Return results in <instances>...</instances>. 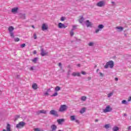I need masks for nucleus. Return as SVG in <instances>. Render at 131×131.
<instances>
[{
    "label": "nucleus",
    "instance_id": "obj_41",
    "mask_svg": "<svg viewBox=\"0 0 131 131\" xmlns=\"http://www.w3.org/2000/svg\"><path fill=\"white\" fill-rule=\"evenodd\" d=\"M25 14H23L22 15V16H21V18H23V19H25Z\"/></svg>",
    "mask_w": 131,
    "mask_h": 131
},
{
    "label": "nucleus",
    "instance_id": "obj_14",
    "mask_svg": "<svg viewBox=\"0 0 131 131\" xmlns=\"http://www.w3.org/2000/svg\"><path fill=\"white\" fill-rule=\"evenodd\" d=\"M51 130L50 131H55L57 129V126L55 124H53L51 126Z\"/></svg>",
    "mask_w": 131,
    "mask_h": 131
},
{
    "label": "nucleus",
    "instance_id": "obj_43",
    "mask_svg": "<svg viewBox=\"0 0 131 131\" xmlns=\"http://www.w3.org/2000/svg\"><path fill=\"white\" fill-rule=\"evenodd\" d=\"M128 102H129V101H131V96L130 97H129V98H128Z\"/></svg>",
    "mask_w": 131,
    "mask_h": 131
},
{
    "label": "nucleus",
    "instance_id": "obj_31",
    "mask_svg": "<svg viewBox=\"0 0 131 131\" xmlns=\"http://www.w3.org/2000/svg\"><path fill=\"white\" fill-rule=\"evenodd\" d=\"M14 41H15L16 42L20 41V39L19 38H15L14 39Z\"/></svg>",
    "mask_w": 131,
    "mask_h": 131
},
{
    "label": "nucleus",
    "instance_id": "obj_13",
    "mask_svg": "<svg viewBox=\"0 0 131 131\" xmlns=\"http://www.w3.org/2000/svg\"><path fill=\"white\" fill-rule=\"evenodd\" d=\"M18 10H19V8L18 7H15V8H13L11 10V12H12V13H13L15 14L18 12Z\"/></svg>",
    "mask_w": 131,
    "mask_h": 131
},
{
    "label": "nucleus",
    "instance_id": "obj_36",
    "mask_svg": "<svg viewBox=\"0 0 131 131\" xmlns=\"http://www.w3.org/2000/svg\"><path fill=\"white\" fill-rule=\"evenodd\" d=\"M122 104H127V102H126V100H124L122 101Z\"/></svg>",
    "mask_w": 131,
    "mask_h": 131
},
{
    "label": "nucleus",
    "instance_id": "obj_19",
    "mask_svg": "<svg viewBox=\"0 0 131 131\" xmlns=\"http://www.w3.org/2000/svg\"><path fill=\"white\" fill-rule=\"evenodd\" d=\"M6 131H11V125L9 124H7Z\"/></svg>",
    "mask_w": 131,
    "mask_h": 131
},
{
    "label": "nucleus",
    "instance_id": "obj_46",
    "mask_svg": "<svg viewBox=\"0 0 131 131\" xmlns=\"http://www.w3.org/2000/svg\"><path fill=\"white\" fill-rule=\"evenodd\" d=\"M58 66H59L60 67L61 66H62V63H61V62H59V63H58Z\"/></svg>",
    "mask_w": 131,
    "mask_h": 131
},
{
    "label": "nucleus",
    "instance_id": "obj_4",
    "mask_svg": "<svg viewBox=\"0 0 131 131\" xmlns=\"http://www.w3.org/2000/svg\"><path fill=\"white\" fill-rule=\"evenodd\" d=\"M98 28L96 29L95 30V32L96 33H98L99 32V31H102V30L103 29V28H104V25L101 24L98 25Z\"/></svg>",
    "mask_w": 131,
    "mask_h": 131
},
{
    "label": "nucleus",
    "instance_id": "obj_16",
    "mask_svg": "<svg viewBox=\"0 0 131 131\" xmlns=\"http://www.w3.org/2000/svg\"><path fill=\"white\" fill-rule=\"evenodd\" d=\"M72 75L73 76H78V77H80V73H79V72H73L72 74Z\"/></svg>",
    "mask_w": 131,
    "mask_h": 131
},
{
    "label": "nucleus",
    "instance_id": "obj_12",
    "mask_svg": "<svg viewBox=\"0 0 131 131\" xmlns=\"http://www.w3.org/2000/svg\"><path fill=\"white\" fill-rule=\"evenodd\" d=\"M67 26H65L64 24H62V23H59L58 24V28H66Z\"/></svg>",
    "mask_w": 131,
    "mask_h": 131
},
{
    "label": "nucleus",
    "instance_id": "obj_7",
    "mask_svg": "<svg viewBox=\"0 0 131 131\" xmlns=\"http://www.w3.org/2000/svg\"><path fill=\"white\" fill-rule=\"evenodd\" d=\"M49 28V26L47 25V24H43L42 25V30L44 31V30H48Z\"/></svg>",
    "mask_w": 131,
    "mask_h": 131
},
{
    "label": "nucleus",
    "instance_id": "obj_56",
    "mask_svg": "<svg viewBox=\"0 0 131 131\" xmlns=\"http://www.w3.org/2000/svg\"><path fill=\"white\" fill-rule=\"evenodd\" d=\"M112 4H115V3L114 2H112Z\"/></svg>",
    "mask_w": 131,
    "mask_h": 131
},
{
    "label": "nucleus",
    "instance_id": "obj_24",
    "mask_svg": "<svg viewBox=\"0 0 131 131\" xmlns=\"http://www.w3.org/2000/svg\"><path fill=\"white\" fill-rule=\"evenodd\" d=\"M119 129V128L117 126H115L113 128V131H118Z\"/></svg>",
    "mask_w": 131,
    "mask_h": 131
},
{
    "label": "nucleus",
    "instance_id": "obj_49",
    "mask_svg": "<svg viewBox=\"0 0 131 131\" xmlns=\"http://www.w3.org/2000/svg\"><path fill=\"white\" fill-rule=\"evenodd\" d=\"M30 70H33V67H31L30 68Z\"/></svg>",
    "mask_w": 131,
    "mask_h": 131
},
{
    "label": "nucleus",
    "instance_id": "obj_6",
    "mask_svg": "<svg viewBox=\"0 0 131 131\" xmlns=\"http://www.w3.org/2000/svg\"><path fill=\"white\" fill-rule=\"evenodd\" d=\"M96 6L100 7H103V6H105V2L104 1H100L96 4Z\"/></svg>",
    "mask_w": 131,
    "mask_h": 131
},
{
    "label": "nucleus",
    "instance_id": "obj_52",
    "mask_svg": "<svg viewBox=\"0 0 131 131\" xmlns=\"http://www.w3.org/2000/svg\"><path fill=\"white\" fill-rule=\"evenodd\" d=\"M115 80L116 81H118V78H115Z\"/></svg>",
    "mask_w": 131,
    "mask_h": 131
},
{
    "label": "nucleus",
    "instance_id": "obj_40",
    "mask_svg": "<svg viewBox=\"0 0 131 131\" xmlns=\"http://www.w3.org/2000/svg\"><path fill=\"white\" fill-rule=\"evenodd\" d=\"M34 39H36L37 38V36H36V34H34Z\"/></svg>",
    "mask_w": 131,
    "mask_h": 131
},
{
    "label": "nucleus",
    "instance_id": "obj_17",
    "mask_svg": "<svg viewBox=\"0 0 131 131\" xmlns=\"http://www.w3.org/2000/svg\"><path fill=\"white\" fill-rule=\"evenodd\" d=\"M32 88L33 90H37L38 88H37V83H33L32 85Z\"/></svg>",
    "mask_w": 131,
    "mask_h": 131
},
{
    "label": "nucleus",
    "instance_id": "obj_34",
    "mask_svg": "<svg viewBox=\"0 0 131 131\" xmlns=\"http://www.w3.org/2000/svg\"><path fill=\"white\" fill-rule=\"evenodd\" d=\"M56 96H58V93L55 92L53 95H51V97H56Z\"/></svg>",
    "mask_w": 131,
    "mask_h": 131
},
{
    "label": "nucleus",
    "instance_id": "obj_22",
    "mask_svg": "<svg viewBox=\"0 0 131 131\" xmlns=\"http://www.w3.org/2000/svg\"><path fill=\"white\" fill-rule=\"evenodd\" d=\"M70 118L71 121H74L75 120V116H71Z\"/></svg>",
    "mask_w": 131,
    "mask_h": 131
},
{
    "label": "nucleus",
    "instance_id": "obj_59",
    "mask_svg": "<svg viewBox=\"0 0 131 131\" xmlns=\"http://www.w3.org/2000/svg\"><path fill=\"white\" fill-rule=\"evenodd\" d=\"M3 131H6V129H4Z\"/></svg>",
    "mask_w": 131,
    "mask_h": 131
},
{
    "label": "nucleus",
    "instance_id": "obj_32",
    "mask_svg": "<svg viewBox=\"0 0 131 131\" xmlns=\"http://www.w3.org/2000/svg\"><path fill=\"white\" fill-rule=\"evenodd\" d=\"M71 36H73L74 35V33L73 32V29L70 32Z\"/></svg>",
    "mask_w": 131,
    "mask_h": 131
},
{
    "label": "nucleus",
    "instance_id": "obj_33",
    "mask_svg": "<svg viewBox=\"0 0 131 131\" xmlns=\"http://www.w3.org/2000/svg\"><path fill=\"white\" fill-rule=\"evenodd\" d=\"M113 95V92L111 93H109V94L107 95L108 98H110V97H111Z\"/></svg>",
    "mask_w": 131,
    "mask_h": 131
},
{
    "label": "nucleus",
    "instance_id": "obj_37",
    "mask_svg": "<svg viewBox=\"0 0 131 131\" xmlns=\"http://www.w3.org/2000/svg\"><path fill=\"white\" fill-rule=\"evenodd\" d=\"M26 46V45L25 43H23L20 45V47H21V48H25Z\"/></svg>",
    "mask_w": 131,
    "mask_h": 131
},
{
    "label": "nucleus",
    "instance_id": "obj_44",
    "mask_svg": "<svg viewBox=\"0 0 131 131\" xmlns=\"http://www.w3.org/2000/svg\"><path fill=\"white\" fill-rule=\"evenodd\" d=\"M127 129H128V130H130V129H131V126H128V127H127Z\"/></svg>",
    "mask_w": 131,
    "mask_h": 131
},
{
    "label": "nucleus",
    "instance_id": "obj_45",
    "mask_svg": "<svg viewBox=\"0 0 131 131\" xmlns=\"http://www.w3.org/2000/svg\"><path fill=\"white\" fill-rule=\"evenodd\" d=\"M33 54H34V55H35L36 54V50H34L33 52Z\"/></svg>",
    "mask_w": 131,
    "mask_h": 131
},
{
    "label": "nucleus",
    "instance_id": "obj_53",
    "mask_svg": "<svg viewBox=\"0 0 131 131\" xmlns=\"http://www.w3.org/2000/svg\"><path fill=\"white\" fill-rule=\"evenodd\" d=\"M77 66H78V67H80V64L79 63L77 64Z\"/></svg>",
    "mask_w": 131,
    "mask_h": 131
},
{
    "label": "nucleus",
    "instance_id": "obj_15",
    "mask_svg": "<svg viewBox=\"0 0 131 131\" xmlns=\"http://www.w3.org/2000/svg\"><path fill=\"white\" fill-rule=\"evenodd\" d=\"M38 114H47V111H46L45 110H42L38 111Z\"/></svg>",
    "mask_w": 131,
    "mask_h": 131
},
{
    "label": "nucleus",
    "instance_id": "obj_27",
    "mask_svg": "<svg viewBox=\"0 0 131 131\" xmlns=\"http://www.w3.org/2000/svg\"><path fill=\"white\" fill-rule=\"evenodd\" d=\"M104 127H105V128H106V129L109 128L110 127V124H105L104 125Z\"/></svg>",
    "mask_w": 131,
    "mask_h": 131
},
{
    "label": "nucleus",
    "instance_id": "obj_35",
    "mask_svg": "<svg viewBox=\"0 0 131 131\" xmlns=\"http://www.w3.org/2000/svg\"><path fill=\"white\" fill-rule=\"evenodd\" d=\"M89 47H92V46H94V42H90L89 43Z\"/></svg>",
    "mask_w": 131,
    "mask_h": 131
},
{
    "label": "nucleus",
    "instance_id": "obj_26",
    "mask_svg": "<svg viewBox=\"0 0 131 131\" xmlns=\"http://www.w3.org/2000/svg\"><path fill=\"white\" fill-rule=\"evenodd\" d=\"M81 101H86V96H82L81 98Z\"/></svg>",
    "mask_w": 131,
    "mask_h": 131
},
{
    "label": "nucleus",
    "instance_id": "obj_29",
    "mask_svg": "<svg viewBox=\"0 0 131 131\" xmlns=\"http://www.w3.org/2000/svg\"><path fill=\"white\" fill-rule=\"evenodd\" d=\"M34 131H43V130H41L39 128H35L34 129Z\"/></svg>",
    "mask_w": 131,
    "mask_h": 131
},
{
    "label": "nucleus",
    "instance_id": "obj_30",
    "mask_svg": "<svg viewBox=\"0 0 131 131\" xmlns=\"http://www.w3.org/2000/svg\"><path fill=\"white\" fill-rule=\"evenodd\" d=\"M32 62L34 63H36V61H37V57H36L32 60Z\"/></svg>",
    "mask_w": 131,
    "mask_h": 131
},
{
    "label": "nucleus",
    "instance_id": "obj_10",
    "mask_svg": "<svg viewBox=\"0 0 131 131\" xmlns=\"http://www.w3.org/2000/svg\"><path fill=\"white\" fill-rule=\"evenodd\" d=\"M65 121V119H59L57 120L58 124H62Z\"/></svg>",
    "mask_w": 131,
    "mask_h": 131
},
{
    "label": "nucleus",
    "instance_id": "obj_58",
    "mask_svg": "<svg viewBox=\"0 0 131 131\" xmlns=\"http://www.w3.org/2000/svg\"><path fill=\"white\" fill-rule=\"evenodd\" d=\"M98 71H99V69L97 70V72H98Z\"/></svg>",
    "mask_w": 131,
    "mask_h": 131
},
{
    "label": "nucleus",
    "instance_id": "obj_38",
    "mask_svg": "<svg viewBox=\"0 0 131 131\" xmlns=\"http://www.w3.org/2000/svg\"><path fill=\"white\" fill-rule=\"evenodd\" d=\"M81 74H83V75H85L86 74V73H85V72H84L83 71H82Z\"/></svg>",
    "mask_w": 131,
    "mask_h": 131
},
{
    "label": "nucleus",
    "instance_id": "obj_50",
    "mask_svg": "<svg viewBox=\"0 0 131 131\" xmlns=\"http://www.w3.org/2000/svg\"><path fill=\"white\" fill-rule=\"evenodd\" d=\"M75 120V122H77V123H79V121H78V120Z\"/></svg>",
    "mask_w": 131,
    "mask_h": 131
},
{
    "label": "nucleus",
    "instance_id": "obj_23",
    "mask_svg": "<svg viewBox=\"0 0 131 131\" xmlns=\"http://www.w3.org/2000/svg\"><path fill=\"white\" fill-rule=\"evenodd\" d=\"M50 92H52V90H51V89H48L47 90V92L45 93V96H49V93H50Z\"/></svg>",
    "mask_w": 131,
    "mask_h": 131
},
{
    "label": "nucleus",
    "instance_id": "obj_3",
    "mask_svg": "<svg viewBox=\"0 0 131 131\" xmlns=\"http://www.w3.org/2000/svg\"><path fill=\"white\" fill-rule=\"evenodd\" d=\"M26 123L23 121L19 122L16 125V128H23Z\"/></svg>",
    "mask_w": 131,
    "mask_h": 131
},
{
    "label": "nucleus",
    "instance_id": "obj_47",
    "mask_svg": "<svg viewBox=\"0 0 131 131\" xmlns=\"http://www.w3.org/2000/svg\"><path fill=\"white\" fill-rule=\"evenodd\" d=\"M99 74H100V76H104L103 73H99Z\"/></svg>",
    "mask_w": 131,
    "mask_h": 131
},
{
    "label": "nucleus",
    "instance_id": "obj_1",
    "mask_svg": "<svg viewBox=\"0 0 131 131\" xmlns=\"http://www.w3.org/2000/svg\"><path fill=\"white\" fill-rule=\"evenodd\" d=\"M110 67L111 68H112L113 67H114V62H113V61L111 60L108 61L106 64L104 66V68H105V69H107V68H108V67Z\"/></svg>",
    "mask_w": 131,
    "mask_h": 131
},
{
    "label": "nucleus",
    "instance_id": "obj_39",
    "mask_svg": "<svg viewBox=\"0 0 131 131\" xmlns=\"http://www.w3.org/2000/svg\"><path fill=\"white\" fill-rule=\"evenodd\" d=\"M10 36H12L13 38H14V33L12 32H10Z\"/></svg>",
    "mask_w": 131,
    "mask_h": 131
},
{
    "label": "nucleus",
    "instance_id": "obj_25",
    "mask_svg": "<svg viewBox=\"0 0 131 131\" xmlns=\"http://www.w3.org/2000/svg\"><path fill=\"white\" fill-rule=\"evenodd\" d=\"M116 29H119L120 31H122L123 30V28L122 27H117Z\"/></svg>",
    "mask_w": 131,
    "mask_h": 131
},
{
    "label": "nucleus",
    "instance_id": "obj_5",
    "mask_svg": "<svg viewBox=\"0 0 131 131\" xmlns=\"http://www.w3.org/2000/svg\"><path fill=\"white\" fill-rule=\"evenodd\" d=\"M112 110V108L110 107V106H107L105 110H103L104 113H107V112H110Z\"/></svg>",
    "mask_w": 131,
    "mask_h": 131
},
{
    "label": "nucleus",
    "instance_id": "obj_11",
    "mask_svg": "<svg viewBox=\"0 0 131 131\" xmlns=\"http://www.w3.org/2000/svg\"><path fill=\"white\" fill-rule=\"evenodd\" d=\"M85 23L87 27H92V26L93 25V24H92V23H91L90 21L89 20H87Z\"/></svg>",
    "mask_w": 131,
    "mask_h": 131
},
{
    "label": "nucleus",
    "instance_id": "obj_57",
    "mask_svg": "<svg viewBox=\"0 0 131 131\" xmlns=\"http://www.w3.org/2000/svg\"><path fill=\"white\" fill-rule=\"evenodd\" d=\"M32 28H34V29L35 28L34 26H32Z\"/></svg>",
    "mask_w": 131,
    "mask_h": 131
},
{
    "label": "nucleus",
    "instance_id": "obj_60",
    "mask_svg": "<svg viewBox=\"0 0 131 131\" xmlns=\"http://www.w3.org/2000/svg\"><path fill=\"white\" fill-rule=\"evenodd\" d=\"M58 131H61V130H58Z\"/></svg>",
    "mask_w": 131,
    "mask_h": 131
},
{
    "label": "nucleus",
    "instance_id": "obj_55",
    "mask_svg": "<svg viewBox=\"0 0 131 131\" xmlns=\"http://www.w3.org/2000/svg\"><path fill=\"white\" fill-rule=\"evenodd\" d=\"M127 115H126V114H124V116H127Z\"/></svg>",
    "mask_w": 131,
    "mask_h": 131
},
{
    "label": "nucleus",
    "instance_id": "obj_51",
    "mask_svg": "<svg viewBox=\"0 0 131 131\" xmlns=\"http://www.w3.org/2000/svg\"><path fill=\"white\" fill-rule=\"evenodd\" d=\"M73 30L74 29V28H76V26H73Z\"/></svg>",
    "mask_w": 131,
    "mask_h": 131
},
{
    "label": "nucleus",
    "instance_id": "obj_8",
    "mask_svg": "<svg viewBox=\"0 0 131 131\" xmlns=\"http://www.w3.org/2000/svg\"><path fill=\"white\" fill-rule=\"evenodd\" d=\"M50 114L51 115H54V116H58V113L55 110H51L50 112Z\"/></svg>",
    "mask_w": 131,
    "mask_h": 131
},
{
    "label": "nucleus",
    "instance_id": "obj_18",
    "mask_svg": "<svg viewBox=\"0 0 131 131\" xmlns=\"http://www.w3.org/2000/svg\"><path fill=\"white\" fill-rule=\"evenodd\" d=\"M85 110H86V108L85 107H83L80 111V113H81V114H83V113L85 112Z\"/></svg>",
    "mask_w": 131,
    "mask_h": 131
},
{
    "label": "nucleus",
    "instance_id": "obj_48",
    "mask_svg": "<svg viewBox=\"0 0 131 131\" xmlns=\"http://www.w3.org/2000/svg\"><path fill=\"white\" fill-rule=\"evenodd\" d=\"M88 79V80H91V79H92V78L91 77H89Z\"/></svg>",
    "mask_w": 131,
    "mask_h": 131
},
{
    "label": "nucleus",
    "instance_id": "obj_20",
    "mask_svg": "<svg viewBox=\"0 0 131 131\" xmlns=\"http://www.w3.org/2000/svg\"><path fill=\"white\" fill-rule=\"evenodd\" d=\"M8 30L10 32H12V31L14 30V27H13L12 26L9 27L8 28Z\"/></svg>",
    "mask_w": 131,
    "mask_h": 131
},
{
    "label": "nucleus",
    "instance_id": "obj_42",
    "mask_svg": "<svg viewBox=\"0 0 131 131\" xmlns=\"http://www.w3.org/2000/svg\"><path fill=\"white\" fill-rule=\"evenodd\" d=\"M64 20H65V18L64 17H62L60 19L61 21H64Z\"/></svg>",
    "mask_w": 131,
    "mask_h": 131
},
{
    "label": "nucleus",
    "instance_id": "obj_28",
    "mask_svg": "<svg viewBox=\"0 0 131 131\" xmlns=\"http://www.w3.org/2000/svg\"><path fill=\"white\" fill-rule=\"evenodd\" d=\"M83 20H84V18H83V17H81L80 19L79 20L80 23H82V22H83Z\"/></svg>",
    "mask_w": 131,
    "mask_h": 131
},
{
    "label": "nucleus",
    "instance_id": "obj_54",
    "mask_svg": "<svg viewBox=\"0 0 131 131\" xmlns=\"http://www.w3.org/2000/svg\"><path fill=\"white\" fill-rule=\"evenodd\" d=\"M98 121H99L98 119L95 120V122H98Z\"/></svg>",
    "mask_w": 131,
    "mask_h": 131
},
{
    "label": "nucleus",
    "instance_id": "obj_21",
    "mask_svg": "<svg viewBox=\"0 0 131 131\" xmlns=\"http://www.w3.org/2000/svg\"><path fill=\"white\" fill-rule=\"evenodd\" d=\"M55 90L56 92H59V91H60L61 90V88H60V86H57L55 88Z\"/></svg>",
    "mask_w": 131,
    "mask_h": 131
},
{
    "label": "nucleus",
    "instance_id": "obj_2",
    "mask_svg": "<svg viewBox=\"0 0 131 131\" xmlns=\"http://www.w3.org/2000/svg\"><path fill=\"white\" fill-rule=\"evenodd\" d=\"M68 108V106L65 104H62L60 105V107L59 109V112H64V111H66L67 110V108Z\"/></svg>",
    "mask_w": 131,
    "mask_h": 131
},
{
    "label": "nucleus",
    "instance_id": "obj_9",
    "mask_svg": "<svg viewBox=\"0 0 131 131\" xmlns=\"http://www.w3.org/2000/svg\"><path fill=\"white\" fill-rule=\"evenodd\" d=\"M46 55H48V52L45 51L43 49H41V56L43 57V56H46Z\"/></svg>",
    "mask_w": 131,
    "mask_h": 131
}]
</instances>
